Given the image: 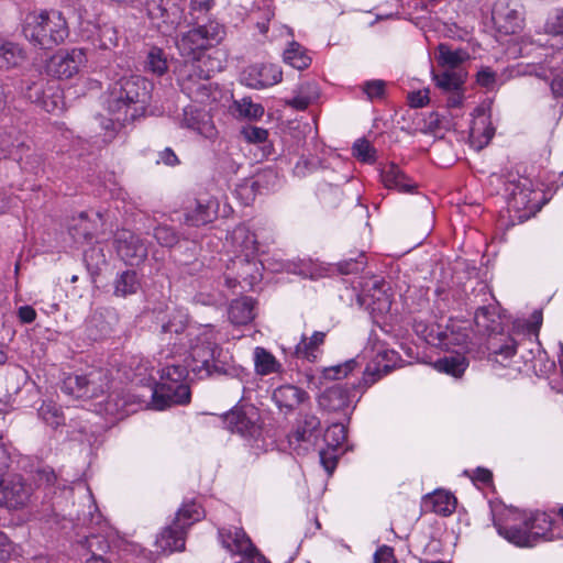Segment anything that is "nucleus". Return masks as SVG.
Returning a JSON list of instances; mask_svg holds the SVG:
<instances>
[{
    "label": "nucleus",
    "mask_w": 563,
    "mask_h": 563,
    "mask_svg": "<svg viewBox=\"0 0 563 563\" xmlns=\"http://www.w3.org/2000/svg\"><path fill=\"white\" fill-rule=\"evenodd\" d=\"M163 341L187 349L188 366L198 378L228 375L230 364L222 360V349L217 343L218 334L211 324H187L185 313L178 311L162 324Z\"/></svg>",
    "instance_id": "1"
},
{
    "label": "nucleus",
    "mask_w": 563,
    "mask_h": 563,
    "mask_svg": "<svg viewBox=\"0 0 563 563\" xmlns=\"http://www.w3.org/2000/svg\"><path fill=\"white\" fill-rule=\"evenodd\" d=\"M150 91L151 82L139 75L122 77L109 87L104 104L112 118L104 126L106 141H111L119 128L144 113Z\"/></svg>",
    "instance_id": "2"
},
{
    "label": "nucleus",
    "mask_w": 563,
    "mask_h": 563,
    "mask_svg": "<svg viewBox=\"0 0 563 563\" xmlns=\"http://www.w3.org/2000/svg\"><path fill=\"white\" fill-rule=\"evenodd\" d=\"M88 512L78 518L80 525L75 528L74 541L91 556H103L113 542L115 531L98 511L93 495H85Z\"/></svg>",
    "instance_id": "3"
},
{
    "label": "nucleus",
    "mask_w": 563,
    "mask_h": 563,
    "mask_svg": "<svg viewBox=\"0 0 563 563\" xmlns=\"http://www.w3.org/2000/svg\"><path fill=\"white\" fill-rule=\"evenodd\" d=\"M26 41L42 49L62 44L69 35L66 19L58 11L29 12L21 23Z\"/></svg>",
    "instance_id": "4"
},
{
    "label": "nucleus",
    "mask_w": 563,
    "mask_h": 563,
    "mask_svg": "<svg viewBox=\"0 0 563 563\" xmlns=\"http://www.w3.org/2000/svg\"><path fill=\"white\" fill-rule=\"evenodd\" d=\"M187 368L183 365L166 364L161 369V380L152 393V407L164 410L175 405H186L190 401V390L184 383Z\"/></svg>",
    "instance_id": "5"
},
{
    "label": "nucleus",
    "mask_w": 563,
    "mask_h": 563,
    "mask_svg": "<svg viewBox=\"0 0 563 563\" xmlns=\"http://www.w3.org/2000/svg\"><path fill=\"white\" fill-rule=\"evenodd\" d=\"M224 27L217 22H209L181 33L176 46L181 56L190 59L212 60L205 52L219 44L224 37Z\"/></svg>",
    "instance_id": "6"
},
{
    "label": "nucleus",
    "mask_w": 563,
    "mask_h": 563,
    "mask_svg": "<svg viewBox=\"0 0 563 563\" xmlns=\"http://www.w3.org/2000/svg\"><path fill=\"white\" fill-rule=\"evenodd\" d=\"M223 422L231 432L239 433L246 440L253 441L256 449L264 448L260 413L256 408L252 406L234 408L224 415Z\"/></svg>",
    "instance_id": "7"
},
{
    "label": "nucleus",
    "mask_w": 563,
    "mask_h": 563,
    "mask_svg": "<svg viewBox=\"0 0 563 563\" xmlns=\"http://www.w3.org/2000/svg\"><path fill=\"white\" fill-rule=\"evenodd\" d=\"M355 391H360L362 395L365 390H363V384L361 380L357 385L346 386V385H333L327 389H324L318 397L319 406L328 411H344L350 407L353 409L355 404L360 400V397L356 398Z\"/></svg>",
    "instance_id": "8"
},
{
    "label": "nucleus",
    "mask_w": 563,
    "mask_h": 563,
    "mask_svg": "<svg viewBox=\"0 0 563 563\" xmlns=\"http://www.w3.org/2000/svg\"><path fill=\"white\" fill-rule=\"evenodd\" d=\"M492 19L498 32L515 34L523 26L522 5L517 0H497L493 7Z\"/></svg>",
    "instance_id": "9"
},
{
    "label": "nucleus",
    "mask_w": 563,
    "mask_h": 563,
    "mask_svg": "<svg viewBox=\"0 0 563 563\" xmlns=\"http://www.w3.org/2000/svg\"><path fill=\"white\" fill-rule=\"evenodd\" d=\"M228 269H231L234 276L225 278L229 287H235L236 284L245 283L252 288L262 279L263 264L257 256L230 258Z\"/></svg>",
    "instance_id": "10"
},
{
    "label": "nucleus",
    "mask_w": 563,
    "mask_h": 563,
    "mask_svg": "<svg viewBox=\"0 0 563 563\" xmlns=\"http://www.w3.org/2000/svg\"><path fill=\"white\" fill-rule=\"evenodd\" d=\"M87 63L82 48H71L56 53L47 65L48 73L60 79L71 78Z\"/></svg>",
    "instance_id": "11"
},
{
    "label": "nucleus",
    "mask_w": 563,
    "mask_h": 563,
    "mask_svg": "<svg viewBox=\"0 0 563 563\" xmlns=\"http://www.w3.org/2000/svg\"><path fill=\"white\" fill-rule=\"evenodd\" d=\"M424 340L429 344L444 350H464L467 344L468 333L466 328H462L456 323H451L445 328H442L441 325L432 327L430 331L424 334Z\"/></svg>",
    "instance_id": "12"
},
{
    "label": "nucleus",
    "mask_w": 563,
    "mask_h": 563,
    "mask_svg": "<svg viewBox=\"0 0 563 563\" xmlns=\"http://www.w3.org/2000/svg\"><path fill=\"white\" fill-rule=\"evenodd\" d=\"M114 247L121 260L129 265H139L147 256V247L143 240L129 230L115 233Z\"/></svg>",
    "instance_id": "13"
},
{
    "label": "nucleus",
    "mask_w": 563,
    "mask_h": 563,
    "mask_svg": "<svg viewBox=\"0 0 563 563\" xmlns=\"http://www.w3.org/2000/svg\"><path fill=\"white\" fill-rule=\"evenodd\" d=\"M225 247L233 254L232 258L258 256L260 244L254 232L245 224L236 225L227 235Z\"/></svg>",
    "instance_id": "14"
},
{
    "label": "nucleus",
    "mask_w": 563,
    "mask_h": 563,
    "mask_svg": "<svg viewBox=\"0 0 563 563\" xmlns=\"http://www.w3.org/2000/svg\"><path fill=\"white\" fill-rule=\"evenodd\" d=\"M283 71L275 64H256L246 67L241 74V81L250 88L263 89L282 81Z\"/></svg>",
    "instance_id": "15"
},
{
    "label": "nucleus",
    "mask_w": 563,
    "mask_h": 563,
    "mask_svg": "<svg viewBox=\"0 0 563 563\" xmlns=\"http://www.w3.org/2000/svg\"><path fill=\"white\" fill-rule=\"evenodd\" d=\"M219 201L214 197L203 196L195 199L184 211V222L190 227H200L218 218Z\"/></svg>",
    "instance_id": "16"
},
{
    "label": "nucleus",
    "mask_w": 563,
    "mask_h": 563,
    "mask_svg": "<svg viewBox=\"0 0 563 563\" xmlns=\"http://www.w3.org/2000/svg\"><path fill=\"white\" fill-rule=\"evenodd\" d=\"M398 360L399 355L396 351L389 349L378 350L373 362L366 366L363 373V377L361 379L363 390H366L378 379L394 369Z\"/></svg>",
    "instance_id": "17"
},
{
    "label": "nucleus",
    "mask_w": 563,
    "mask_h": 563,
    "mask_svg": "<svg viewBox=\"0 0 563 563\" xmlns=\"http://www.w3.org/2000/svg\"><path fill=\"white\" fill-rule=\"evenodd\" d=\"M320 427V420L314 415H305L298 420L295 429L287 435L289 449L297 455L306 453L311 444V437Z\"/></svg>",
    "instance_id": "18"
},
{
    "label": "nucleus",
    "mask_w": 563,
    "mask_h": 563,
    "mask_svg": "<svg viewBox=\"0 0 563 563\" xmlns=\"http://www.w3.org/2000/svg\"><path fill=\"white\" fill-rule=\"evenodd\" d=\"M358 301L374 318L387 314L391 308L390 295L385 289V284L378 279L373 280L371 287L358 296Z\"/></svg>",
    "instance_id": "19"
},
{
    "label": "nucleus",
    "mask_w": 563,
    "mask_h": 563,
    "mask_svg": "<svg viewBox=\"0 0 563 563\" xmlns=\"http://www.w3.org/2000/svg\"><path fill=\"white\" fill-rule=\"evenodd\" d=\"M219 540L222 547L230 553L239 554L242 559L258 553L242 528L230 527L219 529Z\"/></svg>",
    "instance_id": "20"
},
{
    "label": "nucleus",
    "mask_w": 563,
    "mask_h": 563,
    "mask_svg": "<svg viewBox=\"0 0 563 563\" xmlns=\"http://www.w3.org/2000/svg\"><path fill=\"white\" fill-rule=\"evenodd\" d=\"M495 129L490 123V117L484 107H477L472 113L470 125V141L473 147L482 150L494 136Z\"/></svg>",
    "instance_id": "21"
},
{
    "label": "nucleus",
    "mask_w": 563,
    "mask_h": 563,
    "mask_svg": "<svg viewBox=\"0 0 563 563\" xmlns=\"http://www.w3.org/2000/svg\"><path fill=\"white\" fill-rule=\"evenodd\" d=\"M212 60L208 59H190L185 60L179 67L177 73L178 84L185 93V84L198 86L202 80L210 79L212 68Z\"/></svg>",
    "instance_id": "22"
},
{
    "label": "nucleus",
    "mask_w": 563,
    "mask_h": 563,
    "mask_svg": "<svg viewBox=\"0 0 563 563\" xmlns=\"http://www.w3.org/2000/svg\"><path fill=\"white\" fill-rule=\"evenodd\" d=\"M181 125L190 129L206 139H212L217 134L216 126L210 115L194 106L184 109Z\"/></svg>",
    "instance_id": "23"
},
{
    "label": "nucleus",
    "mask_w": 563,
    "mask_h": 563,
    "mask_svg": "<svg viewBox=\"0 0 563 563\" xmlns=\"http://www.w3.org/2000/svg\"><path fill=\"white\" fill-rule=\"evenodd\" d=\"M96 219H90L87 212H81L73 219L69 233L77 243H89L97 235L99 224H104L103 216L100 212L95 213Z\"/></svg>",
    "instance_id": "24"
},
{
    "label": "nucleus",
    "mask_w": 563,
    "mask_h": 563,
    "mask_svg": "<svg viewBox=\"0 0 563 563\" xmlns=\"http://www.w3.org/2000/svg\"><path fill=\"white\" fill-rule=\"evenodd\" d=\"M525 527L530 532L534 544L540 540L548 541L554 539L553 520L547 512L534 511L525 519Z\"/></svg>",
    "instance_id": "25"
},
{
    "label": "nucleus",
    "mask_w": 563,
    "mask_h": 563,
    "mask_svg": "<svg viewBox=\"0 0 563 563\" xmlns=\"http://www.w3.org/2000/svg\"><path fill=\"white\" fill-rule=\"evenodd\" d=\"M308 399V394L294 385H283L273 393V400L280 410L290 412Z\"/></svg>",
    "instance_id": "26"
},
{
    "label": "nucleus",
    "mask_w": 563,
    "mask_h": 563,
    "mask_svg": "<svg viewBox=\"0 0 563 563\" xmlns=\"http://www.w3.org/2000/svg\"><path fill=\"white\" fill-rule=\"evenodd\" d=\"M147 11L153 25H155L162 34L170 35L177 29L180 21L178 8H173L170 12L162 5H155L148 8Z\"/></svg>",
    "instance_id": "27"
},
{
    "label": "nucleus",
    "mask_w": 563,
    "mask_h": 563,
    "mask_svg": "<svg viewBox=\"0 0 563 563\" xmlns=\"http://www.w3.org/2000/svg\"><path fill=\"white\" fill-rule=\"evenodd\" d=\"M420 506L423 512L446 517L455 511L457 500L455 495H422Z\"/></svg>",
    "instance_id": "28"
},
{
    "label": "nucleus",
    "mask_w": 563,
    "mask_h": 563,
    "mask_svg": "<svg viewBox=\"0 0 563 563\" xmlns=\"http://www.w3.org/2000/svg\"><path fill=\"white\" fill-rule=\"evenodd\" d=\"M380 178L384 186L388 189H396L399 192H412L416 184L397 166L388 164L382 169Z\"/></svg>",
    "instance_id": "29"
},
{
    "label": "nucleus",
    "mask_w": 563,
    "mask_h": 563,
    "mask_svg": "<svg viewBox=\"0 0 563 563\" xmlns=\"http://www.w3.org/2000/svg\"><path fill=\"white\" fill-rule=\"evenodd\" d=\"M507 191L510 195L509 205L517 209H528L533 194L532 183L526 177L509 181Z\"/></svg>",
    "instance_id": "30"
},
{
    "label": "nucleus",
    "mask_w": 563,
    "mask_h": 563,
    "mask_svg": "<svg viewBox=\"0 0 563 563\" xmlns=\"http://www.w3.org/2000/svg\"><path fill=\"white\" fill-rule=\"evenodd\" d=\"M156 547L163 553H173L185 549V531L172 525L162 530L156 538Z\"/></svg>",
    "instance_id": "31"
},
{
    "label": "nucleus",
    "mask_w": 563,
    "mask_h": 563,
    "mask_svg": "<svg viewBox=\"0 0 563 563\" xmlns=\"http://www.w3.org/2000/svg\"><path fill=\"white\" fill-rule=\"evenodd\" d=\"M466 71L463 69H445L441 73H432L435 86L444 93L461 90L466 80Z\"/></svg>",
    "instance_id": "32"
},
{
    "label": "nucleus",
    "mask_w": 563,
    "mask_h": 563,
    "mask_svg": "<svg viewBox=\"0 0 563 563\" xmlns=\"http://www.w3.org/2000/svg\"><path fill=\"white\" fill-rule=\"evenodd\" d=\"M25 59L26 53L22 46L0 36V68L20 66Z\"/></svg>",
    "instance_id": "33"
},
{
    "label": "nucleus",
    "mask_w": 563,
    "mask_h": 563,
    "mask_svg": "<svg viewBox=\"0 0 563 563\" xmlns=\"http://www.w3.org/2000/svg\"><path fill=\"white\" fill-rule=\"evenodd\" d=\"M255 317L254 300L250 297L235 299L229 308V319L234 324H247Z\"/></svg>",
    "instance_id": "34"
},
{
    "label": "nucleus",
    "mask_w": 563,
    "mask_h": 563,
    "mask_svg": "<svg viewBox=\"0 0 563 563\" xmlns=\"http://www.w3.org/2000/svg\"><path fill=\"white\" fill-rule=\"evenodd\" d=\"M205 517V510L195 499L185 501L176 514L174 525L185 531L195 522Z\"/></svg>",
    "instance_id": "35"
},
{
    "label": "nucleus",
    "mask_w": 563,
    "mask_h": 563,
    "mask_svg": "<svg viewBox=\"0 0 563 563\" xmlns=\"http://www.w3.org/2000/svg\"><path fill=\"white\" fill-rule=\"evenodd\" d=\"M88 391V398L98 397L109 388V371L104 368H91L82 374Z\"/></svg>",
    "instance_id": "36"
},
{
    "label": "nucleus",
    "mask_w": 563,
    "mask_h": 563,
    "mask_svg": "<svg viewBox=\"0 0 563 563\" xmlns=\"http://www.w3.org/2000/svg\"><path fill=\"white\" fill-rule=\"evenodd\" d=\"M468 58V53L462 48L453 49L450 45L444 43L438 46V63L446 69H461L460 65Z\"/></svg>",
    "instance_id": "37"
},
{
    "label": "nucleus",
    "mask_w": 563,
    "mask_h": 563,
    "mask_svg": "<svg viewBox=\"0 0 563 563\" xmlns=\"http://www.w3.org/2000/svg\"><path fill=\"white\" fill-rule=\"evenodd\" d=\"M324 338L325 333L320 331H316L310 338L302 335L300 342L296 345V355L309 362H316L319 347L323 344Z\"/></svg>",
    "instance_id": "38"
},
{
    "label": "nucleus",
    "mask_w": 563,
    "mask_h": 563,
    "mask_svg": "<svg viewBox=\"0 0 563 563\" xmlns=\"http://www.w3.org/2000/svg\"><path fill=\"white\" fill-rule=\"evenodd\" d=\"M433 366L441 373L461 377L468 366V361L461 352H456L453 355L437 360Z\"/></svg>",
    "instance_id": "39"
},
{
    "label": "nucleus",
    "mask_w": 563,
    "mask_h": 563,
    "mask_svg": "<svg viewBox=\"0 0 563 563\" xmlns=\"http://www.w3.org/2000/svg\"><path fill=\"white\" fill-rule=\"evenodd\" d=\"M283 59L287 65L299 70L308 68L311 64V57L306 48L295 41L290 42L284 51Z\"/></svg>",
    "instance_id": "40"
},
{
    "label": "nucleus",
    "mask_w": 563,
    "mask_h": 563,
    "mask_svg": "<svg viewBox=\"0 0 563 563\" xmlns=\"http://www.w3.org/2000/svg\"><path fill=\"white\" fill-rule=\"evenodd\" d=\"M254 366L258 375L265 376L277 373L280 369V364L276 357L266 349L257 346L254 350Z\"/></svg>",
    "instance_id": "41"
},
{
    "label": "nucleus",
    "mask_w": 563,
    "mask_h": 563,
    "mask_svg": "<svg viewBox=\"0 0 563 563\" xmlns=\"http://www.w3.org/2000/svg\"><path fill=\"white\" fill-rule=\"evenodd\" d=\"M185 93L195 102L208 103L217 99L218 91L213 88L210 79H206L198 86H192L186 82Z\"/></svg>",
    "instance_id": "42"
},
{
    "label": "nucleus",
    "mask_w": 563,
    "mask_h": 563,
    "mask_svg": "<svg viewBox=\"0 0 563 563\" xmlns=\"http://www.w3.org/2000/svg\"><path fill=\"white\" fill-rule=\"evenodd\" d=\"M141 286L135 271L128 269L119 274L114 280V294L125 297L135 294Z\"/></svg>",
    "instance_id": "43"
},
{
    "label": "nucleus",
    "mask_w": 563,
    "mask_h": 563,
    "mask_svg": "<svg viewBox=\"0 0 563 563\" xmlns=\"http://www.w3.org/2000/svg\"><path fill=\"white\" fill-rule=\"evenodd\" d=\"M516 352V342L512 339H509L504 345L490 353L489 361L494 368L511 367Z\"/></svg>",
    "instance_id": "44"
},
{
    "label": "nucleus",
    "mask_w": 563,
    "mask_h": 563,
    "mask_svg": "<svg viewBox=\"0 0 563 563\" xmlns=\"http://www.w3.org/2000/svg\"><path fill=\"white\" fill-rule=\"evenodd\" d=\"M498 533L508 540L510 543H514L518 547H533L534 542L528 529L517 528V527H499Z\"/></svg>",
    "instance_id": "45"
},
{
    "label": "nucleus",
    "mask_w": 563,
    "mask_h": 563,
    "mask_svg": "<svg viewBox=\"0 0 563 563\" xmlns=\"http://www.w3.org/2000/svg\"><path fill=\"white\" fill-rule=\"evenodd\" d=\"M119 37L115 27L111 24L104 23L98 25L97 33L93 38V44L101 49H111L118 45Z\"/></svg>",
    "instance_id": "46"
},
{
    "label": "nucleus",
    "mask_w": 563,
    "mask_h": 563,
    "mask_svg": "<svg viewBox=\"0 0 563 563\" xmlns=\"http://www.w3.org/2000/svg\"><path fill=\"white\" fill-rule=\"evenodd\" d=\"M497 313L494 307H479L475 312V323L486 332H494L497 329Z\"/></svg>",
    "instance_id": "47"
},
{
    "label": "nucleus",
    "mask_w": 563,
    "mask_h": 563,
    "mask_svg": "<svg viewBox=\"0 0 563 563\" xmlns=\"http://www.w3.org/2000/svg\"><path fill=\"white\" fill-rule=\"evenodd\" d=\"M62 390L76 398H88V391L82 375H68L62 385Z\"/></svg>",
    "instance_id": "48"
},
{
    "label": "nucleus",
    "mask_w": 563,
    "mask_h": 563,
    "mask_svg": "<svg viewBox=\"0 0 563 563\" xmlns=\"http://www.w3.org/2000/svg\"><path fill=\"white\" fill-rule=\"evenodd\" d=\"M38 416L52 428H57L65 421L63 412L54 402H44L38 409Z\"/></svg>",
    "instance_id": "49"
},
{
    "label": "nucleus",
    "mask_w": 563,
    "mask_h": 563,
    "mask_svg": "<svg viewBox=\"0 0 563 563\" xmlns=\"http://www.w3.org/2000/svg\"><path fill=\"white\" fill-rule=\"evenodd\" d=\"M235 110L239 115L247 119H260L264 114V108L260 103H255L251 98H242L234 102Z\"/></svg>",
    "instance_id": "50"
},
{
    "label": "nucleus",
    "mask_w": 563,
    "mask_h": 563,
    "mask_svg": "<svg viewBox=\"0 0 563 563\" xmlns=\"http://www.w3.org/2000/svg\"><path fill=\"white\" fill-rule=\"evenodd\" d=\"M357 366L358 363L356 358H351L342 364L323 368L322 374L323 377L327 379H342L345 378L350 373H352Z\"/></svg>",
    "instance_id": "51"
},
{
    "label": "nucleus",
    "mask_w": 563,
    "mask_h": 563,
    "mask_svg": "<svg viewBox=\"0 0 563 563\" xmlns=\"http://www.w3.org/2000/svg\"><path fill=\"white\" fill-rule=\"evenodd\" d=\"M310 85L301 86L297 96L288 101V104L296 110H306L317 98L318 93Z\"/></svg>",
    "instance_id": "52"
},
{
    "label": "nucleus",
    "mask_w": 563,
    "mask_h": 563,
    "mask_svg": "<svg viewBox=\"0 0 563 563\" xmlns=\"http://www.w3.org/2000/svg\"><path fill=\"white\" fill-rule=\"evenodd\" d=\"M146 65L152 73L163 75L167 69V60L163 51L157 47L151 48L147 54Z\"/></svg>",
    "instance_id": "53"
},
{
    "label": "nucleus",
    "mask_w": 563,
    "mask_h": 563,
    "mask_svg": "<svg viewBox=\"0 0 563 563\" xmlns=\"http://www.w3.org/2000/svg\"><path fill=\"white\" fill-rule=\"evenodd\" d=\"M34 489H51L55 483L57 482V477L54 473V471L49 467H42L38 468L34 476Z\"/></svg>",
    "instance_id": "54"
},
{
    "label": "nucleus",
    "mask_w": 563,
    "mask_h": 563,
    "mask_svg": "<svg viewBox=\"0 0 563 563\" xmlns=\"http://www.w3.org/2000/svg\"><path fill=\"white\" fill-rule=\"evenodd\" d=\"M328 446L332 449L340 448L346 441V430L342 423H334L328 428L325 435Z\"/></svg>",
    "instance_id": "55"
},
{
    "label": "nucleus",
    "mask_w": 563,
    "mask_h": 563,
    "mask_svg": "<svg viewBox=\"0 0 563 563\" xmlns=\"http://www.w3.org/2000/svg\"><path fill=\"white\" fill-rule=\"evenodd\" d=\"M353 155L364 163L375 161V148L366 140L360 139L353 144Z\"/></svg>",
    "instance_id": "56"
},
{
    "label": "nucleus",
    "mask_w": 563,
    "mask_h": 563,
    "mask_svg": "<svg viewBox=\"0 0 563 563\" xmlns=\"http://www.w3.org/2000/svg\"><path fill=\"white\" fill-rule=\"evenodd\" d=\"M365 265V255L361 253L355 258H345L338 263V271L344 275L357 274L364 269Z\"/></svg>",
    "instance_id": "57"
},
{
    "label": "nucleus",
    "mask_w": 563,
    "mask_h": 563,
    "mask_svg": "<svg viewBox=\"0 0 563 563\" xmlns=\"http://www.w3.org/2000/svg\"><path fill=\"white\" fill-rule=\"evenodd\" d=\"M386 82L382 79H373L365 81L363 91L371 101L383 99L385 96Z\"/></svg>",
    "instance_id": "58"
},
{
    "label": "nucleus",
    "mask_w": 563,
    "mask_h": 563,
    "mask_svg": "<svg viewBox=\"0 0 563 563\" xmlns=\"http://www.w3.org/2000/svg\"><path fill=\"white\" fill-rule=\"evenodd\" d=\"M154 236L161 245L166 247H172L178 242L176 232L166 225L157 227L154 231Z\"/></svg>",
    "instance_id": "59"
},
{
    "label": "nucleus",
    "mask_w": 563,
    "mask_h": 563,
    "mask_svg": "<svg viewBox=\"0 0 563 563\" xmlns=\"http://www.w3.org/2000/svg\"><path fill=\"white\" fill-rule=\"evenodd\" d=\"M130 400L125 397H119V395L111 394L107 400L106 411L110 415H119L129 412Z\"/></svg>",
    "instance_id": "60"
},
{
    "label": "nucleus",
    "mask_w": 563,
    "mask_h": 563,
    "mask_svg": "<svg viewBox=\"0 0 563 563\" xmlns=\"http://www.w3.org/2000/svg\"><path fill=\"white\" fill-rule=\"evenodd\" d=\"M547 33L559 35L563 34V8L551 13L544 24Z\"/></svg>",
    "instance_id": "61"
},
{
    "label": "nucleus",
    "mask_w": 563,
    "mask_h": 563,
    "mask_svg": "<svg viewBox=\"0 0 563 563\" xmlns=\"http://www.w3.org/2000/svg\"><path fill=\"white\" fill-rule=\"evenodd\" d=\"M472 481L479 490L493 487V474L486 468H477Z\"/></svg>",
    "instance_id": "62"
},
{
    "label": "nucleus",
    "mask_w": 563,
    "mask_h": 563,
    "mask_svg": "<svg viewBox=\"0 0 563 563\" xmlns=\"http://www.w3.org/2000/svg\"><path fill=\"white\" fill-rule=\"evenodd\" d=\"M244 139L250 143H262L268 136L267 130L260 126H247L242 130Z\"/></svg>",
    "instance_id": "63"
},
{
    "label": "nucleus",
    "mask_w": 563,
    "mask_h": 563,
    "mask_svg": "<svg viewBox=\"0 0 563 563\" xmlns=\"http://www.w3.org/2000/svg\"><path fill=\"white\" fill-rule=\"evenodd\" d=\"M25 504V495H0V507L14 510Z\"/></svg>",
    "instance_id": "64"
}]
</instances>
